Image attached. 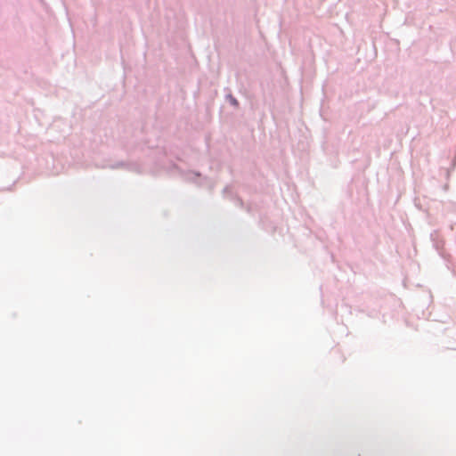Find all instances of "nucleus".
<instances>
[{"instance_id":"1","label":"nucleus","mask_w":456,"mask_h":456,"mask_svg":"<svg viewBox=\"0 0 456 456\" xmlns=\"http://www.w3.org/2000/svg\"><path fill=\"white\" fill-rule=\"evenodd\" d=\"M232 103H233V104H237V101L233 99V100H232Z\"/></svg>"}]
</instances>
